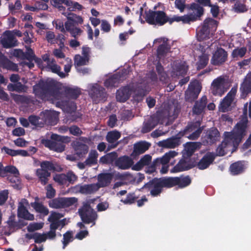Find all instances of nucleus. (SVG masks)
I'll return each mask as SVG.
<instances>
[{"label": "nucleus", "instance_id": "53", "mask_svg": "<svg viewBox=\"0 0 251 251\" xmlns=\"http://www.w3.org/2000/svg\"><path fill=\"white\" fill-rule=\"evenodd\" d=\"M208 139L211 143H214L219 139V132L217 129H212L209 132Z\"/></svg>", "mask_w": 251, "mask_h": 251}, {"label": "nucleus", "instance_id": "60", "mask_svg": "<svg viewBox=\"0 0 251 251\" xmlns=\"http://www.w3.org/2000/svg\"><path fill=\"white\" fill-rule=\"evenodd\" d=\"M43 226V223H33L29 224L27 227V229L29 232H32L41 229Z\"/></svg>", "mask_w": 251, "mask_h": 251}, {"label": "nucleus", "instance_id": "63", "mask_svg": "<svg viewBox=\"0 0 251 251\" xmlns=\"http://www.w3.org/2000/svg\"><path fill=\"white\" fill-rule=\"evenodd\" d=\"M33 238L36 243H40L47 240L44 233H36L33 235Z\"/></svg>", "mask_w": 251, "mask_h": 251}, {"label": "nucleus", "instance_id": "50", "mask_svg": "<svg viewBox=\"0 0 251 251\" xmlns=\"http://www.w3.org/2000/svg\"><path fill=\"white\" fill-rule=\"evenodd\" d=\"M49 206L52 208H63L62 198H58L50 200L49 202Z\"/></svg>", "mask_w": 251, "mask_h": 251}, {"label": "nucleus", "instance_id": "39", "mask_svg": "<svg viewBox=\"0 0 251 251\" xmlns=\"http://www.w3.org/2000/svg\"><path fill=\"white\" fill-rule=\"evenodd\" d=\"M36 175L43 185H45L48 181V177L50 176V173L44 169H38L36 171Z\"/></svg>", "mask_w": 251, "mask_h": 251}, {"label": "nucleus", "instance_id": "30", "mask_svg": "<svg viewBox=\"0 0 251 251\" xmlns=\"http://www.w3.org/2000/svg\"><path fill=\"white\" fill-rule=\"evenodd\" d=\"M193 165L187 160L181 159L179 162L171 170V173H177L190 169Z\"/></svg>", "mask_w": 251, "mask_h": 251}, {"label": "nucleus", "instance_id": "52", "mask_svg": "<svg viewBox=\"0 0 251 251\" xmlns=\"http://www.w3.org/2000/svg\"><path fill=\"white\" fill-rule=\"evenodd\" d=\"M156 70L159 75L160 81L164 83L168 82L169 79L168 75L165 72H163V68L160 64L157 65Z\"/></svg>", "mask_w": 251, "mask_h": 251}, {"label": "nucleus", "instance_id": "21", "mask_svg": "<svg viewBox=\"0 0 251 251\" xmlns=\"http://www.w3.org/2000/svg\"><path fill=\"white\" fill-rule=\"evenodd\" d=\"M227 57V52L223 49H218L213 54L211 63L214 65H219L224 63Z\"/></svg>", "mask_w": 251, "mask_h": 251}, {"label": "nucleus", "instance_id": "29", "mask_svg": "<svg viewBox=\"0 0 251 251\" xmlns=\"http://www.w3.org/2000/svg\"><path fill=\"white\" fill-rule=\"evenodd\" d=\"M133 161L128 156H124L118 158L116 161V165L120 169L126 170L132 166Z\"/></svg>", "mask_w": 251, "mask_h": 251}, {"label": "nucleus", "instance_id": "27", "mask_svg": "<svg viewBox=\"0 0 251 251\" xmlns=\"http://www.w3.org/2000/svg\"><path fill=\"white\" fill-rule=\"evenodd\" d=\"M179 137H173L168 138L166 140H164L159 141L158 145L159 147L167 148V149H174L177 147L180 144Z\"/></svg>", "mask_w": 251, "mask_h": 251}, {"label": "nucleus", "instance_id": "59", "mask_svg": "<svg viewBox=\"0 0 251 251\" xmlns=\"http://www.w3.org/2000/svg\"><path fill=\"white\" fill-rule=\"evenodd\" d=\"M73 240V234L71 231H67L63 235V249Z\"/></svg>", "mask_w": 251, "mask_h": 251}, {"label": "nucleus", "instance_id": "22", "mask_svg": "<svg viewBox=\"0 0 251 251\" xmlns=\"http://www.w3.org/2000/svg\"><path fill=\"white\" fill-rule=\"evenodd\" d=\"M177 152L174 151H169L166 153L161 158H157L154 161V166L155 169H160L161 164L168 165L171 158L176 156Z\"/></svg>", "mask_w": 251, "mask_h": 251}, {"label": "nucleus", "instance_id": "38", "mask_svg": "<svg viewBox=\"0 0 251 251\" xmlns=\"http://www.w3.org/2000/svg\"><path fill=\"white\" fill-rule=\"evenodd\" d=\"M91 95L94 99L103 98L105 95L104 90L102 87L96 84L93 86Z\"/></svg>", "mask_w": 251, "mask_h": 251}, {"label": "nucleus", "instance_id": "42", "mask_svg": "<svg viewBox=\"0 0 251 251\" xmlns=\"http://www.w3.org/2000/svg\"><path fill=\"white\" fill-rule=\"evenodd\" d=\"M18 215L19 217L28 220H33L34 219L33 215L29 213L26 207H24L22 206H18Z\"/></svg>", "mask_w": 251, "mask_h": 251}, {"label": "nucleus", "instance_id": "4", "mask_svg": "<svg viewBox=\"0 0 251 251\" xmlns=\"http://www.w3.org/2000/svg\"><path fill=\"white\" fill-rule=\"evenodd\" d=\"M218 23L211 18H207L203 22L202 26L197 32V38L200 41H206L210 39L216 30Z\"/></svg>", "mask_w": 251, "mask_h": 251}, {"label": "nucleus", "instance_id": "19", "mask_svg": "<svg viewBox=\"0 0 251 251\" xmlns=\"http://www.w3.org/2000/svg\"><path fill=\"white\" fill-rule=\"evenodd\" d=\"M200 125V123L197 122L194 125L189 126L184 131L183 135L190 139H197L202 130V128L199 127Z\"/></svg>", "mask_w": 251, "mask_h": 251}, {"label": "nucleus", "instance_id": "31", "mask_svg": "<svg viewBox=\"0 0 251 251\" xmlns=\"http://www.w3.org/2000/svg\"><path fill=\"white\" fill-rule=\"evenodd\" d=\"M201 144L198 142L187 143L183 151V156H190L197 150L200 149Z\"/></svg>", "mask_w": 251, "mask_h": 251}, {"label": "nucleus", "instance_id": "18", "mask_svg": "<svg viewBox=\"0 0 251 251\" xmlns=\"http://www.w3.org/2000/svg\"><path fill=\"white\" fill-rule=\"evenodd\" d=\"M43 122L49 125H55L58 118V113L51 110H47L40 114Z\"/></svg>", "mask_w": 251, "mask_h": 251}, {"label": "nucleus", "instance_id": "32", "mask_svg": "<svg viewBox=\"0 0 251 251\" xmlns=\"http://www.w3.org/2000/svg\"><path fill=\"white\" fill-rule=\"evenodd\" d=\"M44 68L46 70H50L52 72L57 74L62 78L65 77L67 75H66L64 73L60 71L61 68L56 64L54 59L49 60L48 65L47 66H44Z\"/></svg>", "mask_w": 251, "mask_h": 251}, {"label": "nucleus", "instance_id": "17", "mask_svg": "<svg viewBox=\"0 0 251 251\" xmlns=\"http://www.w3.org/2000/svg\"><path fill=\"white\" fill-rule=\"evenodd\" d=\"M33 91L38 98L42 100H47L49 98V89L48 85L43 81L34 86Z\"/></svg>", "mask_w": 251, "mask_h": 251}, {"label": "nucleus", "instance_id": "24", "mask_svg": "<svg viewBox=\"0 0 251 251\" xmlns=\"http://www.w3.org/2000/svg\"><path fill=\"white\" fill-rule=\"evenodd\" d=\"M200 46V48H201V51L203 52V55L200 57L198 67L200 68H202L207 65L208 61V56L207 54H205L204 53L206 51V50L210 48V46H213V44L210 43L209 41H208L206 42L201 43Z\"/></svg>", "mask_w": 251, "mask_h": 251}, {"label": "nucleus", "instance_id": "33", "mask_svg": "<svg viewBox=\"0 0 251 251\" xmlns=\"http://www.w3.org/2000/svg\"><path fill=\"white\" fill-rule=\"evenodd\" d=\"M112 178V176L110 174H104L98 176V181L95 183L98 186V190L100 187H103L108 185Z\"/></svg>", "mask_w": 251, "mask_h": 251}, {"label": "nucleus", "instance_id": "11", "mask_svg": "<svg viewBox=\"0 0 251 251\" xmlns=\"http://www.w3.org/2000/svg\"><path fill=\"white\" fill-rule=\"evenodd\" d=\"M146 20L150 24H159L160 25H163L168 21L165 13L161 11H149L146 13Z\"/></svg>", "mask_w": 251, "mask_h": 251}, {"label": "nucleus", "instance_id": "3", "mask_svg": "<svg viewBox=\"0 0 251 251\" xmlns=\"http://www.w3.org/2000/svg\"><path fill=\"white\" fill-rule=\"evenodd\" d=\"M80 94V90L78 88L62 87L55 90L51 94V100H58V103L63 106H67L68 100L76 99Z\"/></svg>", "mask_w": 251, "mask_h": 251}, {"label": "nucleus", "instance_id": "12", "mask_svg": "<svg viewBox=\"0 0 251 251\" xmlns=\"http://www.w3.org/2000/svg\"><path fill=\"white\" fill-rule=\"evenodd\" d=\"M91 54V49L88 47L82 48V54H76L74 57V65L76 68L88 64Z\"/></svg>", "mask_w": 251, "mask_h": 251}, {"label": "nucleus", "instance_id": "26", "mask_svg": "<svg viewBox=\"0 0 251 251\" xmlns=\"http://www.w3.org/2000/svg\"><path fill=\"white\" fill-rule=\"evenodd\" d=\"M215 155L212 152H207L201 159L197 164L198 167L201 170L207 168L215 159Z\"/></svg>", "mask_w": 251, "mask_h": 251}, {"label": "nucleus", "instance_id": "40", "mask_svg": "<svg viewBox=\"0 0 251 251\" xmlns=\"http://www.w3.org/2000/svg\"><path fill=\"white\" fill-rule=\"evenodd\" d=\"M2 170L3 171V174L1 175V177H4L6 176V174L7 173H10L12 174L15 178L14 180V182H16V181H18V176L19 175V172L16 168L13 166H7L5 167H3L2 166Z\"/></svg>", "mask_w": 251, "mask_h": 251}, {"label": "nucleus", "instance_id": "47", "mask_svg": "<svg viewBox=\"0 0 251 251\" xmlns=\"http://www.w3.org/2000/svg\"><path fill=\"white\" fill-rule=\"evenodd\" d=\"M12 97L14 101L19 103L28 104L32 101L30 97L25 96L12 94Z\"/></svg>", "mask_w": 251, "mask_h": 251}, {"label": "nucleus", "instance_id": "20", "mask_svg": "<svg viewBox=\"0 0 251 251\" xmlns=\"http://www.w3.org/2000/svg\"><path fill=\"white\" fill-rule=\"evenodd\" d=\"M201 91V86L197 82L191 84L185 92V98L187 100L191 101L197 98Z\"/></svg>", "mask_w": 251, "mask_h": 251}, {"label": "nucleus", "instance_id": "51", "mask_svg": "<svg viewBox=\"0 0 251 251\" xmlns=\"http://www.w3.org/2000/svg\"><path fill=\"white\" fill-rule=\"evenodd\" d=\"M119 76L116 74L107 79L104 82L105 86L107 87L115 86L119 82Z\"/></svg>", "mask_w": 251, "mask_h": 251}, {"label": "nucleus", "instance_id": "36", "mask_svg": "<svg viewBox=\"0 0 251 251\" xmlns=\"http://www.w3.org/2000/svg\"><path fill=\"white\" fill-rule=\"evenodd\" d=\"M240 90L245 93L251 92V72L248 73L245 77L241 85Z\"/></svg>", "mask_w": 251, "mask_h": 251}, {"label": "nucleus", "instance_id": "55", "mask_svg": "<svg viewBox=\"0 0 251 251\" xmlns=\"http://www.w3.org/2000/svg\"><path fill=\"white\" fill-rule=\"evenodd\" d=\"M63 208L75 205L77 199L75 197L62 198Z\"/></svg>", "mask_w": 251, "mask_h": 251}, {"label": "nucleus", "instance_id": "25", "mask_svg": "<svg viewBox=\"0 0 251 251\" xmlns=\"http://www.w3.org/2000/svg\"><path fill=\"white\" fill-rule=\"evenodd\" d=\"M170 187L178 185L179 187H185L191 183V179L189 176L180 177H168Z\"/></svg>", "mask_w": 251, "mask_h": 251}, {"label": "nucleus", "instance_id": "7", "mask_svg": "<svg viewBox=\"0 0 251 251\" xmlns=\"http://www.w3.org/2000/svg\"><path fill=\"white\" fill-rule=\"evenodd\" d=\"M146 187L149 188L151 194L152 196H156L161 192L163 187L169 188L170 187L168 178H163L153 179L145 185V188Z\"/></svg>", "mask_w": 251, "mask_h": 251}, {"label": "nucleus", "instance_id": "37", "mask_svg": "<svg viewBox=\"0 0 251 251\" xmlns=\"http://www.w3.org/2000/svg\"><path fill=\"white\" fill-rule=\"evenodd\" d=\"M206 100V97L204 96L200 101H197L193 107V112L196 114H201L205 107Z\"/></svg>", "mask_w": 251, "mask_h": 251}, {"label": "nucleus", "instance_id": "43", "mask_svg": "<svg viewBox=\"0 0 251 251\" xmlns=\"http://www.w3.org/2000/svg\"><path fill=\"white\" fill-rule=\"evenodd\" d=\"M98 153L95 150L91 151L89 154L88 157L85 161L86 165L91 166L97 163Z\"/></svg>", "mask_w": 251, "mask_h": 251}, {"label": "nucleus", "instance_id": "8", "mask_svg": "<svg viewBox=\"0 0 251 251\" xmlns=\"http://www.w3.org/2000/svg\"><path fill=\"white\" fill-rule=\"evenodd\" d=\"M229 87V84L228 81L224 77L220 76L213 81L211 85V91L213 95L221 96Z\"/></svg>", "mask_w": 251, "mask_h": 251}, {"label": "nucleus", "instance_id": "62", "mask_svg": "<svg viewBox=\"0 0 251 251\" xmlns=\"http://www.w3.org/2000/svg\"><path fill=\"white\" fill-rule=\"evenodd\" d=\"M46 39L50 44H55L57 38L53 32L48 31L46 33Z\"/></svg>", "mask_w": 251, "mask_h": 251}, {"label": "nucleus", "instance_id": "34", "mask_svg": "<svg viewBox=\"0 0 251 251\" xmlns=\"http://www.w3.org/2000/svg\"><path fill=\"white\" fill-rule=\"evenodd\" d=\"M64 26L66 30L69 32L72 36L74 38H77L83 32L82 30L79 27L73 25L69 23H65Z\"/></svg>", "mask_w": 251, "mask_h": 251}, {"label": "nucleus", "instance_id": "15", "mask_svg": "<svg viewBox=\"0 0 251 251\" xmlns=\"http://www.w3.org/2000/svg\"><path fill=\"white\" fill-rule=\"evenodd\" d=\"M187 71V66L184 61H176L174 62L170 74L174 78L184 75Z\"/></svg>", "mask_w": 251, "mask_h": 251}, {"label": "nucleus", "instance_id": "2", "mask_svg": "<svg viewBox=\"0 0 251 251\" xmlns=\"http://www.w3.org/2000/svg\"><path fill=\"white\" fill-rule=\"evenodd\" d=\"M147 83L144 81L143 82H140V85H139V83L133 82L121 88L117 92V100L120 102H125L132 95L135 100L138 101L141 100L146 95Z\"/></svg>", "mask_w": 251, "mask_h": 251}, {"label": "nucleus", "instance_id": "1", "mask_svg": "<svg viewBox=\"0 0 251 251\" xmlns=\"http://www.w3.org/2000/svg\"><path fill=\"white\" fill-rule=\"evenodd\" d=\"M245 116L242 120L236 124L232 132L225 133L224 140L217 149V155L223 156L228 151L233 152L240 143L242 137L245 134L247 128V104L245 106Z\"/></svg>", "mask_w": 251, "mask_h": 251}, {"label": "nucleus", "instance_id": "23", "mask_svg": "<svg viewBox=\"0 0 251 251\" xmlns=\"http://www.w3.org/2000/svg\"><path fill=\"white\" fill-rule=\"evenodd\" d=\"M75 192H79L83 194H91L98 190V186L94 184L77 185L74 188Z\"/></svg>", "mask_w": 251, "mask_h": 251}, {"label": "nucleus", "instance_id": "28", "mask_svg": "<svg viewBox=\"0 0 251 251\" xmlns=\"http://www.w3.org/2000/svg\"><path fill=\"white\" fill-rule=\"evenodd\" d=\"M62 14L67 18V21L65 23H69L74 25H81L83 23V18L75 13L71 12H63Z\"/></svg>", "mask_w": 251, "mask_h": 251}, {"label": "nucleus", "instance_id": "5", "mask_svg": "<svg viewBox=\"0 0 251 251\" xmlns=\"http://www.w3.org/2000/svg\"><path fill=\"white\" fill-rule=\"evenodd\" d=\"M190 9L193 11L192 13L182 16H174L172 18L171 21L177 22L181 21L184 24L189 23L190 22L196 20L198 18L203 14V8L197 4H192L191 5Z\"/></svg>", "mask_w": 251, "mask_h": 251}, {"label": "nucleus", "instance_id": "54", "mask_svg": "<svg viewBox=\"0 0 251 251\" xmlns=\"http://www.w3.org/2000/svg\"><path fill=\"white\" fill-rule=\"evenodd\" d=\"M117 157L115 152H111L107 154L106 155L101 157L100 158V162L102 163H109L112 162Z\"/></svg>", "mask_w": 251, "mask_h": 251}, {"label": "nucleus", "instance_id": "41", "mask_svg": "<svg viewBox=\"0 0 251 251\" xmlns=\"http://www.w3.org/2000/svg\"><path fill=\"white\" fill-rule=\"evenodd\" d=\"M150 144L145 142H139L134 145V151L137 154L143 153L148 150Z\"/></svg>", "mask_w": 251, "mask_h": 251}, {"label": "nucleus", "instance_id": "9", "mask_svg": "<svg viewBox=\"0 0 251 251\" xmlns=\"http://www.w3.org/2000/svg\"><path fill=\"white\" fill-rule=\"evenodd\" d=\"M163 117L160 112H157L155 114L148 118L144 121L141 129L143 133H147L151 130L158 124L162 123Z\"/></svg>", "mask_w": 251, "mask_h": 251}, {"label": "nucleus", "instance_id": "48", "mask_svg": "<svg viewBox=\"0 0 251 251\" xmlns=\"http://www.w3.org/2000/svg\"><path fill=\"white\" fill-rule=\"evenodd\" d=\"M243 164L239 162L232 164L230 167L231 173L233 175H236L241 173L244 170Z\"/></svg>", "mask_w": 251, "mask_h": 251}, {"label": "nucleus", "instance_id": "44", "mask_svg": "<svg viewBox=\"0 0 251 251\" xmlns=\"http://www.w3.org/2000/svg\"><path fill=\"white\" fill-rule=\"evenodd\" d=\"M31 206L35 209V210L43 215H47L49 213L48 209L43 205L41 203L34 202L31 203Z\"/></svg>", "mask_w": 251, "mask_h": 251}, {"label": "nucleus", "instance_id": "45", "mask_svg": "<svg viewBox=\"0 0 251 251\" xmlns=\"http://www.w3.org/2000/svg\"><path fill=\"white\" fill-rule=\"evenodd\" d=\"M247 50V48L244 47L237 48L232 50L231 56L233 58L237 60L240 58L243 57L246 53Z\"/></svg>", "mask_w": 251, "mask_h": 251}, {"label": "nucleus", "instance_id": "10", "mask_svg": "<svg viewBox=\"0 0 251 251\" xmlns=\"http://www.w3.org/2000/svg\"><path fill=\"white\" fill-rule=\"evenodd\" d=\"M78 213L83 223L87 224L92 223L93 225H95L98 215L92 207L87 205L83 206L78 210Z\"/></svg>", "mask_w": 251, "mask_h": 251}, {"label": "nucleus", "instance_id": "16", "mask_svg": "<svg viewBox=\"0 0 251 251\" xmlns=\"http://www.w3.org/2000/svg\"><path fill=\"white\" fill-rule=\"evenodd\" d=\"M0 42L4 48H9L16 46L17 41L11 31H5L0 37Z\"/></svg>", "mask_w": 251, "mask_h": 251}, {"label": "nucleus", "instance_id": "57", "mask_svg": "<svg viewBox=\"0 0 251 251\" xmlns=\"http://www.w3.org/2000/svg\"><path fill=\"white\" fill-rule=\"evenodd\" d=\"M3 68L11 70L13 71H18V66L16 64H15L10 61L6 59L5 60L3 63Z\"/></svg>", "mask_w": 251, "mask_h": 251}, {"label": "nucleus", "instance_id": "58", "mask_svg": "<svg viewBox=\"0 0 251 251\" xmlns=\"http://www.w3.org/2000/svg\"><path fill=\"white\" fill-rule=\"evenodd\" d=\"M63 215L57 212H51L50 216L48 218V221L49 222H56L64 223V221H59V219L62 218Z\"/></svg>", "mask_w": 251, "mask_h": 251}, {"label": "nucleus", "instance_id": "35", "mask_svg": "<svg viewBox=\"0 0 251 251\" xmlns=\"http://www.w3.org/2000/svg\"><path fill=\"white\" fill-rule=\"evenodd\" d=\"M151 156L146 154L144 155L135 165L132 167V169L135 171H139L144 166L148 165L151 162Z\"/></svg>", "mask_w": 251, "mask_h": 251}, {"label": "nucleus", "instance_id": "6", "mask_svg": "<svg viewBox=\"0 0 251 251\" xmlns=\"http://www.w3.org/2000/svg\"><path fill=\"white\" fill-rule=\"evenodd\" d=\"M52 141L48 140L45 143V146L50 150L57 152H62L64 151V143H69L71 139L68 136H63L57 134H52L51 136Z\"/></svg>", "mask_w": 251, "mask_h": 251}, {"label": "nucleus", "instance_id": "14", "mask_svg": "<svg viewBox=\"0 0 251 251\" xmlns=\"http://www.w3.org/2000/svg\"><path fill=\"white\" fill-rule=\"evenodd\" d=\"M237 92V88H232L228 93L226 96L223 99L220 103L219 110L220 111L225 112L230 109V107L232 102Z\"/></svg>", "mask_w": 251, "mask_h": 251}, {"label": "nucleus", "instance_id": "61", "mask_svg": "<svg viewBox=\"0 0 251 251\" xmlns=\"http://www.w3.org/2000/svg\"><path fill=\"white\" fill-rule=\"evenodd\" d=\"M88 150V146L83 144H79L75 148V151L76 154L79 155L85 154L87 152Z\"/></svg>", "mask_w": 251, "mask_h": 251}, {"label": "nucleus", "instance_id": "49", "mask_svg": "<svg viewBox=\"0 0 251 251\" xmlns=\"http://www.w3.org/2000/svg\"><path fill=\"white\" fill-rule=\"evenodd\" d=\"M121 137V134L119 132L114 130L108 132L106 135L107 141L110 143H113L116 142Z\"/></svg>", "mask_w": 251, "mask_h": 251}, {"label": "nucleus", "instance_id": "64", "mask_svg": "<svg viewBox=\"0 0 251 251\" xmlns=\"http://www.w3.org/2000/svg\"><path fill=\"white\" fill-rule=\"evenodd\" d=\"M175 7L179 9L180 12H183L185 8V0H176L175 2Z\"/></svg>", "mask_w": 251, "mask_h": 251}, {"label": "nucleus", "instance_id": "46", "mask_svg": "<svg viewBox=\"0 0 251 251\" xmlns=\"http://www.w3.org/2000/svg\"><path fill=\"white\" fill-rule=\"evenodd\" d=\"M65 5L68 7V10L70 12L76 10H80L83 6L79 3L71 0H66Z\"/></svg>", "mask_w": 251, "mask_h": 251}, {"label": "nucleus", "instance_id": "56", "mask_svg": "<svg viewBox=\"0 0 251 251\" xmlns=\"http://www.w3.org/2000/svg\"><path fill=\"white\" fill-rule=\"evenodd\" d=\"M29 121L31 124L37 126L41 127L44 125L40 115L39 117L35 116H30L29 117Z\"/></svg>", "mask_w": 251, "mask_h": 251}, {"label": "nucleus", "instance_id": "13", "mask_svg": "<svg viewBox=\"0 0 251 251\" xmlns=\"http://www.w3.org/2000/svg\"><path fill=\"white\" fill-rule=\"evenodd\" d=\"M168 40L164 37H160L155 39L153 44H158L159 47L157 50V57L160 59L164 57L169 52L170 46L168 44Z\"/></svg>", "mask_w": 251, "mask_h": 251}]
</instances>
